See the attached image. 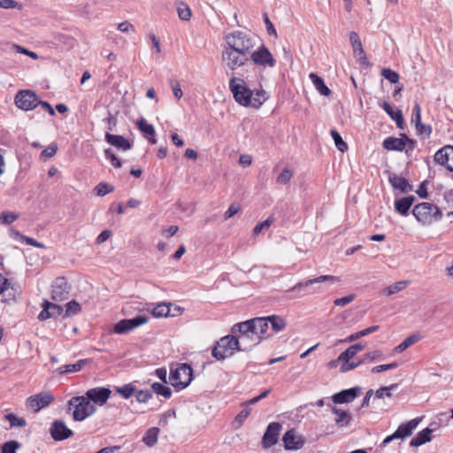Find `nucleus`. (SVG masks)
Masks as SVG:
<instances>
[{
	"label": "nucleus",
	"instance_id": "1",
	"mask_svg": "<svg viewBox=\"0 0 453 453\" xmlns=\"http://www.w3.org/2000/svg\"><path fill=\"white\" fill-rule=\"evenodd\" d=\"M334 283L337 281V278L331 275H322L314 279L307 280L303 282L296 283L294 287L287 290L288 293H296V297H302L306 295H312L315 293H321L324 288L319 285L323 282Z\"/></svg>",
	"mask_w": 453,
	"mask_h": 453
},
{
	"label": "nucleus",
	"instance_id": "2",
	"mask_svg": "<svg viewBox=\"0 0 453 453\" xmlns=\"http://www.w3.org/2000/svg\"><path fill=\"white\" fill-rule=\"evenodd\" d=\"M68 410L73 408V418L74 421H82L94 414L96 406L85 395L73 396L67 402Z\"/></svg>",
	"mask_w": 453,
	"mask_h": 453
},
{
	"label": "nucleus",
	"instance_id": "3",
	"mask_svg": "<svg viewBox=\"0 0 453 453\" xmlns=\"http://www.w3.org/2000/svg\"><path fill=\"white\" fill-rule=\"evenodd\" d=\"M169 380L173 388L183 389L193 380V369L187 363L177 364L174 368H171Z\"/></svg>",
	"mask_w": 453,
	"mask_h": 453
},
{
	"label": "nucleus",
	"instance_id": "4",
	"mask_svg": "<svg viewBox=\"0 0 453 453\" xmlns=\"http://www.w3.org/2000/svg\"><path fill=\"white\" fill-rule=\"evenodd\" d=\"M239 340L234 335H226L219 339L212 349L211 355L217 360H223L239 351Z\"/></svg>",
	"mask_w": 453,
	"mask_h": 453
},
{
	"label": "nucleus",
	"instance_id": "5",
	"mask_svg": "<svg viewBox=\"0 0 453 453\" xmlns=\"http://www.w3.org/2000/svg\"><path fill=\"white\" fill-rule=\"evenodd\" d=\"M227 49L240 53L249 54L254 47L251 38L244 32L234 31L226 36Z\"/></svg>",
	"mask_w": 453,
	"mask_h": 453
},
{
	"label": "nucleus",
	"instance_id": "6",
	"mask_svg": "<svg viewBox=\"0 0 453 453\" xmlns=\"http://www.w3.org/2000/svg\"><path fill=\"white\" fill-rule=\"evenodd\" d=\"M229 88L238 104L243 106L251 104L253 92L247 87L242 79L233 76L229 81Z\"/></svg>",
	"mask_w": 453,
	"mask_h": 453
},
{
	"label": "nucleus",
	"instance_id": "7",
	"mask_svg": "<svg viewBox=\"0 0 453 453\" xmlns=\"http://www.w3.org/2000/svg\"><path fill=\"white\" fill-rule=\"evenodd\" d=\"M412 214L422 224H430L441 217L439 208L430 203H420L415 205Z\"/></svg>",
	"mask_w": 453,
	"mask_h": 453
},
{
	"label": "nucleus",
	"instance_id": "8",
	"mask_svg": "<svg viewBox=\"0 0 453 453\" xmlns=\"http://www.w3.org/2000/svg\"><path fill=\"white\" fill-rule=\"evenodd\" d=\"M268 320L267 317L254 318L244 322H241L240 327L242 328L244 332L255 333L256 335L259 336L260 341L262 342L264 339L272 335L267 333L269 329Z\"/></svg>",
	"mask_w": 453,
	"mask_h": 453
},
{
	"label": "nucleus",
	"instance_id": "9",
	"mask_svg": "<svg viewBox=\"0 0 453 453\" xmlns=\"http://www.w3.org/2000/svg\"><path fill=\"white\" fill-rule=\"evenodd\" d=\"M232 332L239 333V335L236 337L240 342L239 351L248 352L261 342L259 336L256 335L255 333L244 332L242 328L240 327V323L233 326Z\"/></svg>",
	"mask_w": 453,
	"mask_h": 453
},
{
	"label": "nucleus",
	"instance_id": "10",
	"mask_svg": "<svg viewBox=\"0 0 453 453\" xmlns=\"http://www.w3.org/2000/svg\"><path fill=\"white\" fill-rule=\"evenodd\" d=\"M15 104L23 111H30L39 105L37 95L29 89L19 90L15 96Z\"/></svg>",
	"mask_w": 453,
	"mask_h": 453
},
{
	"label": "nucleus",
	"instance_id": "11",
	"mask_svg": "<svg viewBox=\"0 0 453 453\" xmlns=\"http://www.w3.org/2000/svg\"><path fill=\"white\" fill-rule=\"evenodd\" d=\"M248 54L240 53L231 49L225 48L222 50V60L232 71L244 65L249 61Z\"/></svg>",
	"mask_w": 453,
	"mask_h": 453
},
{
	"label": "nucleus",
	"instance_id": "12",
	"mask_svg": "<svg viewBox=\"0 0 453 453\" xmlns=\"http://www.w3.org/2000/svg\"><path fill=\"white\" fill-rule=\"evenodd\" d=\"M148 321L149 318L142 315H138L133 319H124L115 324L113 331L119 334H127L133 329L146 324Z\"/></svg>",
	"mask_w": 453,
	"mask_h": 453
},
{
	"label": "nucleus",
	"instance_id": "13",
	"mask_svg": "<svg viewBox=\"0 0 453 453\" xmlns=\"http://www.w3.org/2000/svg\"><path fill=\"white\" fill-rule=\"evenodd\" d=\"M70 286L65 278H57L51 285V299L56 303L63 302L69 297Z\"/></svg>",
	"mask_w": 453,
	"mask_h": 453
},
{
	"label": "nucleus",
	"instance_id": "14",
	"mask_svg": "<svg viewBox=\"0 0 453 453\" xmlns=\"http://www.w3.org/2000/svg\"><path fill=\"white\" fill-rule=\"evenodd\" d=\"M53 400L54 396L52 394L49 392H40L27 399V406L34 412H38L42 409L49 406Z\"/></svg>",
	"mask_w": 453,
	"mask_h": 453
},
{
	"label": "nucleus",
	"instance_id": "15",
	"mask_svg": "<svg viewBox=\"0 0 453 453\" xmlns=\"http://www.w3.org/2000/svg\"><path fill=\"white\" fill-rule=\"evenodd\" d=\"M250 59L257 65L273 67L275 65V59L265 46H260L250 55Z\"/></svg>",
	"mask_w": 453,
	"mask_h": 453
},
{
	"label": "nucleus",
	"instance_id": "16",
	"mask_svg": "<svg viewBox=\"0 0 453 453\" xmlns=\"http://www.w3.org/2000/svg\"><path fill=\"white\" fill-rule=\"evenodd\" d=\"M111 391L108 388L98 387L90 388L86 392L85 396L93 404L104 405L110 398Z\"/></svg>",
	"mask_w": 453,
	"mask_h": 453
},
{
	"label": "nucleus",
	"instance_id": "17",
	"mask_svg": "<svg viewBox=\"0 0 453 453\" xmlns=\"http://www.w3.org/2000/svg\"><path fill=\"white\" fill-rule=\"evenodd\" d=\"M281 425L278 422L270 423L263 435L262 446L269 449L278 442Z\"/></svg>",
	"mask_w": 453,
	"mask_h": 453
},
{
	"label": "nucleus",
	"instance_id": "18",
	"mask_svg": "<svg viewBox=\"0 0 453 453\" xmlns=\"http://www.w3.org/2000/svg\"><path fill=\"white\" fill-rule=\"evenodd\" d=\"M282 441L287 450H297L304 445V440L295 429L287 431L282 437Z\"/></svg>",
	"mask_w": 453,
	"mask_h": 453
},
{
	"label": "nucleus",
	"instance_id": "19",
	"mask_svg": "<svg viewBox=\"0 0 453 453\" xmlns=\"http://www.w3.org/2000/svg\"><path fill=\"white\" fill-rule=\"evenodd\" d=\"M50 434L55 441H64L73 434V431L62 420H55L51 424Z\"/></svg>",
	"mask_w": 453,
	"mask_h": 453
},
{
	"label": "nucleus",
	"instance_id": "20",
	"mask_svg": "<svg viewBox=\"0 0 453 453\" xmlns=\"http://www.w3.org/2000/svg\"><path fill=\"white\" fill-rule=\"evenodd\" d=\"M434 161L453 172V146L447 145L439 150L434 155Z\"/></svg>",
	"mask_w": 453,
	"mask_h": 453
},
{
	"label": "nucleus",
	"instance_id": "21",
	"mask_svg": "<svg viewBox=\"0 0 453 453\" xmlns=\"http://www.w3.org/2000/svg\"><path fill=\"white\" fill-rule=\"evenodd\" d=\"M407 142L411 143L413 147V141L409 139L405 134L401 138L388 137L383 141V147L388 150L403 151Z\"/></svg>",
	"mask_w": 453,
	"mask_h": 453
},
{
	"label": "nucleus",
	"instance_id": "22",
	"mask_svg": "<svg viewBox=\"0 0 453 453\" xmlns=\"http://www.w3.org/2000/svg\"><path fill=\"white\" fill-rule=\"evenodd\" d=\"M359 392L360 388L358 387L344 389L333 395L332 400L334 404L351 403L358 395Z\"/></svg>",
	"mask_w": 453,
	"mask_h": 453
},
{
	"label": "nucleus",
	"instance_id": "23",
	"mask_svg": "<svg viewBox=\"0 0 453 453\" xmlns=\"http://www.w3.org/2000/svg\"><path fill=\"white\" fill-rule=\"evenodd\" d=\"M420 420V418H416L408 421L407 423L401 424L398 426V428L394 432L395 437H397V439H404L411 435L413 430L417 428Z\"/></svg>",
	"mask_w": 453,
	"mask_h": 453
},
{
	"label": "nucleus",
	"instance_id": "24",
	"mask_svg": "<svg viewBox=\"0 0 453 453\" xmlns=\"http://www.w3.org/2000/svg\"><path fill=\"white\" fill-rule=\"evenodd\" d=\"M349 41H350L351 46L353 48L355 57L357 58V61L361 65L365 64L366 63V54L362 47V43H361L358 35L356 32H351L349 34Z\"/></svg>",
	"mask_w": 453,
	"mask_h": 453
},
{
	"label": "nucleus",
	"instance_id": "25",
	"mask_svg": "<svg viewBox=\"0 0 453 453\" xmlns=\"http://www.w3.org/2000/svg\"><path fill=\"white\" fill-rule=\"evenodd\" d=\"M105 141L121 150H128L132 148L131 142L122 135L107 133L105 134Z\"/></svg>",
	"mask_w": 453,
	"mask_h": 453
},
{
	"label": "nucleus",
	"instance_id": "26",
	"mask_svg": "<svg viewBox=\"0 0 453 453\" xmlns=\"http://www.w3.org/2000/svg\"><path fill=\"white\" fill-rule=\"evenodd\" d=\"M0 294H3V302L14 301L16 289L11 286L9 280L0 273Z\"/></svg>",
	"mask_w": 453,
	"mask_h": 453
},
{
	"label": "nucleus",
	"instance_id": "27",
	"mask_svg": "<svg viewBox=\"0 0 453 453\" xmlns=\"http://www.w3.org/2000/svg\"><path fill=\"white\" fill-rule=\"evenodd\" d=\"M331 411L337 416L335 424L338 427H348L350 425L352 417L349 411L339 409L336 406H332Z\"/></svg>",
	"mask_w": 453,
	"mask_h": 453
},
{
	"label": "nucleus",
	"instance_id": "28",
	"mask_svg": "<svg viewBox=\"0 0 453 453\" xmlns=\"http://www.w3.org/2000/svg\"><path fill=\"white\" fill-rule=\"evenodd\" d=\"M434 432L431 428H425L422 431L418 432L410 441L411 447H418L426 442H428L432 440V433Z\"/></svg>",
	"mask_w": 453,
	"mask_h": 453
},
{
	"label": "nucleus",
	"instance_id": "29",
	"mask_svg": "<svg viewBox=\"0 0 453 453\" xmlns=\"http://www.w3.org/2000/svg\"><path fill=\"white\" fill-rule=\"evenodd\" d=\"M381 107L388 114V116L395 121L397 127L403 129L404 119L402 111L400 110L394 111L393 107L388 102H383Z\"/></svg>",
	"mask_w": 453,
	"mask_h": 453
},
{
	"label": "nucleus",
	"instance_id": "30",
	"mask_svg": "<svg viewBox=\"0 0 453 453\" xmlns=\"http://www.w3.org/2000/svg\"><path fill=\"white\" fill-rule=\"evenodd\" d=\"M388 180L395 189H399L402 192H408L411 190V186L409 184L407 180L397 174H390Z\"/></svg>",
	"mask_w": 453,
	"mask_h": 453
},
{
	"label": "nucleus",
	"instance_id": "31",
	"mask_svg": "<svg viewBox=\"0 0 453 453\" xmlns=\"http://www.w3.org/2000/svg\"><path fill=\"white\" fill-rule=\"evenodd\" d=\"M414 201L415 197L413 196H405L396 200L395 203L396 211L403 216L407 215Z\"/></svg>",
	"mask_w": 453,
	"mask_h": 453
},
{
	"label": "nucleus",
	"instance_id": "32",
	"mask_svg": "<svg viewBox=\"0 0 453 453\" xmlns=\"http://www.w3.org/2000/svg\"><path fill=\"white\" fill-rule=\"evenodd\" d=\"M90 363L89 359H80L75 364L65 365L58 368L57 372L59 374L77 372L81 371L86 365Z\"/></svg>",
	"mask_w": 453,
	"mask_h": 453
},
{
	"label": "nucleus",
	"instance_id": "33",
	"mask_svg": "<svg viewBox=\"0 0 453 453\" xmlns=\"http://www.w3.org/2000/svg\"><path fill=\"white\" fill-rule=\"evenodd\" d=\"M365 346L362 343H357L349 346L345 351L338 357V361H349L354 357L359 351L363 350Z\"/></svg>",
	"mask_w": 453,
	"mask_h": 453
},
{
	"label": "nucleus",
	"instance_id": "34",
	"mask_svg": "<svg viewBox=\"0 0 453 453\" xmlns=\"http://www.w3.org/2000/svg\"><path fill=\"white\" fill-rule=\"evenodd\" d=\"M311 81H312L314 87L316 89L325 96H327L331 94V90L328 88V87L325 84L322 78L318 76L316 73H310L309 75Z\"/></svg>",
	"mask_w": 453,
	"mask_h": 453
},
{
	"label": "nucleus",
	"instance_id": "35",
	"mask_svg": "<svg viewBox=\"0 0 453 453\" xmlns=\"http://www.w3.org/2000/svg\"><path fill=\"white\" fill-rule=\"evenodd\" d=\"M159 428L157 427H151L145 433L142 441L148 446V447H153L157 444L158 434H159Z\"/></svg>",
	"mask_w": 453,
	"mask_h": 453
},
{
	"label": "nucleus",
	"instance_id": "36",
	"mask_svg": "<svg viewBox=\"0 0 453 453\" xmlns=\"http://www.w3.org/2000/svg\"><path fill=\"white\" fill-rule=\"evenodd\" d=\"M408 285H409L408 280H400V281L395 282L394 284L389 285L388 287L385 288L382 291V294L385 296H388L395 295V294L405 289Z\"/></svg>",
	"mask_w": 453,
	"mask_h": 453
},
{
	"label": "nucleus",
	"instance_id": "37",
	"mask_svg": "<svg viewBox=\"0 0 453 453\" xmlns=\"http://www.w3.org/2000/svg\"><path fill=\"white\" fill-rule=\"evenodd\" d=\"M267 319H269L268 321L269 324L271 325L273 333H278L283 330L286 326L285 319L280 316L271 315L267 317Z\"/></svg>",
	"mask_w": 453,
	"mask_h": 453
},
{
	"label": "nucleus",
	"instance_id": "38",
	"mask_svg": "<svg viewBox=\"0 0 453 453\" xmlns=\"http://www.w3.org/2000/svg\"><path fill=\"white\" fill-rule=\"evenodd\" d=\"M360 359L363 364L381 361L384 359L383 352L380 349L372 350L365 353Z\"/></svg>",
	"mask_w": 453,
	"mask_h": 453
},
{
	"label": "nucleus",
	"instance_id": "39",
	"mask_svg": "<svg viewBox=\"0 0 453 453\" xmlns=\"http://www.w3.org/2000/svg\"><path fill=\"white\" fill-rule=\"evenodd\" d=\"M151 314L155 318L167 317L171 315L170 305L165 303H158L153 308Z\"/></svg>",
	"mask_w": 453,
	"mask_h": 453
},
{
	"label": "nucleus",
	"instance_id": "40",
	"mask_svg": "<svg viewBox=\"0 0 453 453\" xmlns=\"http://www.w3.org/2000/svg\"><path fill=\"white\" fill-rule=\"evenodd\" d=\"M419 340V336L417 334H411L405 338L399 345L395 348V351L397 353H402L406 349L415 344Z\"/></svg>",
	"mask_w": 453,
	"mask_h": 453
},
{
	"label": "nucleus",
	"instance_id": "41",
	"mask_svg": "<svg viewBox=\"0 0 453 453\" xmlns=\"http://www.w3.org/2000/svg\"><path fill=\"white\" fill-rule=\"evenodd\" d=\"M379 329V326H369L365 329H363V330H360L358 332H356L352 334H350L347 339L346 341L347 342H353V341H356L361 337H364V336H366L370 334H372L376 331H378Z\"/></svg>",
	"mask_w": 453,
	"mask_h": 453
},
{
	"label": "nucleus",
	"instance_id": "42",
	"mask_svg": "<svg viewBox=\"0 0 453 453\" xmlns=\"http://www.w3.org/2000/svg\"><path fill=\"white\" fill-rule=\"evenodd\" d=\"M4 418L9 421L11 427H24L27 426V421L24 418L18 417L14 413H8Z\"/></svg>",
	"mask_w": 453,
	"mask_h": 453
},
{
	"label": "nucleus",
	"instance_id": "43",
	"mask_svg": "<svg viewBox=\"0 0 453 453\" xmlns=\"http://www.w3.org/2000/svg\"><path fill=\"white\" fill-rule=\"evenodd\" d=\"M152 391L165 398H170L172 395V390L169 387L165 386L159 382H154L151 385Z\"/></svg>",
	"mask_w": 453,
	"mask_h": 453
},
{
	"label": "nucleus",
	"instance_id": "44",
	"mask_svg": "<svg viewBox=\"0 0 453 453\" xmlns=\"http://www.w3.org/2000/svg\"><path fill=\"white\" fill-rule=\"evenodd\" d=\"M65 307H66V309L65 311L63 318H67V317L76 315L81 310L80 303H77L75 300H72L69 303H67Z\"/></svg>",
	"mask_w": 453,
	"mask_h": 453
},
{
	"label": "nucleus",
	"instance_id": "45",
	"mask_svg": "<svg viewBox=\"0 0 453 453\" xmlns=\"http://www.w3.org/2000/svg\"><path fill=\"white\" fill-rule=\"evenodd\" d=\"M116 392L119 394L123 398L128 399L135 393V387L132 384H125L122 387H117Z\"/></svg>",
	"mask_w": 453,
	"mask_h": 453
},
{
	"label": "nucleus",
	"instance_id": "46",
	"mask_svg": "<svg viewBox=\"0 0 453 453\" xmlns=\"http://www.w3.org/2000/svg\"><path fill=\"white\" fill-rule=\"evenodd\" d=\"M274 218L273 216L268 217L265 221L259 222L256 225V226L253 229V234L258 235L263 231L267 230L271 225L273 223Z\"/></svg>",
	"mask_w": 453,
	"mask_h": 453
},
{
	"label": "nucleus",
	"instance_id": "47",
	"mask_svg": "<svg viewBox=\"0 0 453 453\" xmlns=\"http://www.w3.org/2000/svg\"><path fill=\"white\" fill-rule=\"evenodd\" d=\"M138 128L141 132L150 136H155L156 131L154 127L148 123L144 119H142L137 122Z\"/></svg>",
	"mask_w": 453,
	"mask_h": 453
},
{
	"label": "nucleus",
	"instance_id": "48",
	"mask_svg": "<svg viewBox=\"0 0 453 453\" xmlns=\"http://www.w3.org/2000/svg\"><path fill=\"white\" fill-rule=\"evenodd\" d=\"M330 134L334 141L335 146L340 151L344 152L347 150V143L342 140L341 134L336 130H331Z\"/></svg>",
	"mask_w": 453,
	"mask_h": 453
},
{
	"label": "nucleus",
	"instance_id": "49",
	"mask_svg": "<svg viewBox=\"0 0 453 453\" xmlns=\"http://www.w3.org/2000/svg\"><path fill=\"white\" fill-rule=\"evenodd\" d=\"M266 93L265 90H257L255 96H252L250 105L253 106L254 108H259L266 100Z\"/></svg>",
	"mask_w": 453,
	"mask_h": 453
},
{
	"label": "nucleus",
	"instance_id": "50",
	"mask_svg": "<svg viewBox=\"0 0 453 453\" xmlns=\"http://www.w3.org/2000/svg\"><path fill=\"white\" fill-rule=\"evenodd\" d=\"M20 446L21 444L14 440L6 441L1 446V453H17Z\"/></svg>",
	"mask_w": 453,
	"mask_h": 453
},
{
	"label": "nucleus",
	"instance_id": "51",
	"mask_svg": "<svg viewBox=\"0 0 453 453\" xmlns=\"http://www.w3.org/2000/svg\"><path fill=\"white\" fill-rule=\"evenodd\" d=\"M178 16L180 19L188 21L191 18V10L188 4L181 3L177 7Z\"/></svg>",
	"mask_w": 453,
	"mask_h": 453
},
{
	"label": "nucleus",
	"instance_id": "52",
	"mask_svg": "<svg viewBox=\"0 0 453 453\" xmlns=\"http://www.w3.org/2000/svg\"><path fill=\"white\" fill-rule=\"evenodd\" d=\"M113 187L105 182H100L95 188V193L98 196H104L113 191Z\"/></svg>",
	"mask_w": 453,
	"mask_h": 453
},
{
	"label": "nucleus",
	"instance_id": "53",
	"mask_svg": "<svg viewBox=\"0 0 453 453\" xmlns=\"http://www.w3.org/2000/svg\"><path fill=\"white\" fill-rule=\"evenodd\" d=\"M293 177V172L288 168H284L278 175L276 182L280 185H286Z\"/></svg>",
	"mask_w": 453,
	"mask_h": 453
},
{
	"label": "nucleus",
	"instance_id": "54",
	"mask_svg": "<svg viewBox=\"0 0 453 453\" xmlns=\"http://www.w3.org/2000/svg\"><path fill=\"white\" fill-rule=\"evenodd\" d=\"M19 218V214L14 212H11L8 211H4L0 215V224L9 225L12 224Z\"/></svg>",
	"mask_w": 453,
	"mask_h": 453
},
{
	"label": "nucleus",
	"instance_id": "55",
	"mask_svg": "<svg viewBox=\"0 0 453 453\" xmlns=\"http://www.w3.org/2000/svg\"><path fill=\"white\" fill-rule=\"evenodd\" d=\"M381 75L392 84L399 81V74L391 69H382Z\"/></svg>",
	"mask_w": 453,
	"mask_h": 453
},
{
	"label": "nucleus",
	"instance_id": "56",
	"mask_svg": "<svg viewBox=\"0 0 453 453\" xmlns=\"http://www.w3.org/2000/svg\"><path fill=\"white\" fill-rule=\"evenodd\" d=\"M50 302L48 300H44L42 303V310L38 315L39 320H46L50 318H52V313L50 311Z\"/></svg>",
	"mask_w": 453,
	"mask_h": 453
},
{
	"label": "nucleus",
	"instance_id": "57",
	"mask_svg": "<svg viewBox=\"0 0 453 453\" xmlns=\"http://www.w3.org/2000/svg\"><path fill=\"white\" fill-rule=\"evenodd\" d=\"M249 405L250 404H248L247 402L244 403V408L237 414L234 422H237L239 423V425H242L244 422V420L250 416L251 412V408Z\"/></svg>",
	"mask_w": 453,
	"mask_h": 453
},
{
	"label": "nucleus",
	"instance_id": "58",
	"mask_svg": "<svg viewBox=\"0 0 453 453\" xmlns=\"http://www.w3.org/2000/svg\"><path fill=\"white\" fill-rule=\"evenodd\" d=\"M398 387L397 384H392L388 387H381L376 391V396L378 398H382L384 395L390 397L391 391L396 389Z\"/></svg>",
	"mask_w": 453,
	"mask_h": 453
},
{
	"label": "nucleus",
	"instance_id": "59",
	"mask_svg": "<svg viewBox=\"0 0 453 453\" xmlns=\"http://www.w3.org/2000/svg\"><path fill=\"white\" fill-rule=\"evenodd\" d=\"M417 133L421 135L423 138H427L430 136L432 133V128L430 126L425 125L422 122L416 124Z\"/></svg>",
	"mask_w": 453,
	"mask_h": 453
},
{
	"label": "nucleus",
	"instance_id": "60",
	"mask_svg": "<svg viewBox=\"0 0 453 453\" xmlns=\"http://www.w3.org/2000/svg\"><path fill=\"white\" fill-rule=\"evenodd\" d=\"M398 365H398L397 362H392L390 364H386V365H380L372 367L371 372L372 373L382 372H385V371H388V370L395 369V368L398 367Z\"/></svg>",
	"mask_w": 453,
	"mask_h": 453
},
{
	"label": "nucleus",
	"instance_id": "61",
	"mask_svg": "<svg viewBox=\"0 0 453 453\" xmlns=\"http://www.w3.org/2000/svg\"><path fill=\"white\" fill-rule=\"evenodd\" d=\"M153 395L150 390H135V398L139 403H146Z\"/></svg>",
	"mask_w": 453,
	"mask_h": 453
},
{
	"label": "nucleus",
	"instance_id": "62",
	"mask_svg": "<svg viewBox=\"0 0 453 453\" xmlns=\"http://www.w3.org/2000/svg\"><path fill=\"white\" fill-rule=\"evenodd\" d=\"M105 157L111 161V164L115 168H120L122 164L121 161L108 149L104 150Z\"/></svg>",
	"mask_w": 453,
	"mask_h": 453
},
{
	"label": "nucleus",
	"instance_id": "63",
	"mask_svg": "<svg viewBox=\"0 0 453 453\" xmlns=\"http://www.w3.org/2000/svg\"><path fill=\"white\" fill-rule=\"evenodd\" d=\"M21 4L15 0H0V8L3 9H21Z\"/></svg>",
	"mask_w": 453,
	"mask_h": 453
},
{
	"label": "nucleus",
	"instance_id": "64",
	"mask_svg": "<svg viewBox=\"0 0 453 453\" xmlns=\"http://www.w3.org/2000/svg\"><path fill=\"white\" fill-rule=\"evenodd\" d=\"M356 296L354 294L348 295L346 296L337 298L334 301V304L335 306H345L348 303H351L355 299Z\"/></svg>",
	"mask_w": 453,
	"mask_h": 453
}]
</instances>
